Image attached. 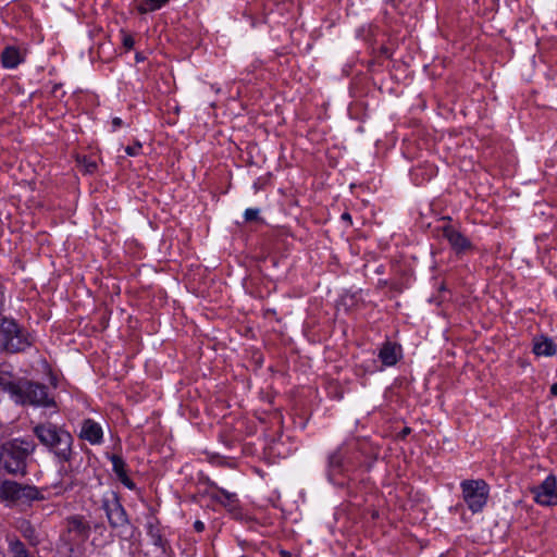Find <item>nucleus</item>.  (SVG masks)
<instances>
[{
    "label": "nucleus",
    "mask_w": 557,
    "mask_h": 557,
    "mask_svg": "<svg viewBox=\"0 0 557 557\" xmlns=\"http://www.w3.org/2000/svg\"><path fill=\"white\" fill-rule=\"evenodd\" d=\"M34 434L45 447L53 454L58 462L62 463L60 473L70 476L72 470L64 463H70L75 455L73 450L74 438L69 431L51 422L39 423L34 428Z\"/></svg>",
    "instance_id": "nucleus-1"
},
{
    "label": "nucleus",
    "mask_w": 557,
    "mask_h": 557,
    "mask_svg": "<svg viewBox=\"0 0 557 557\" xmlns=\"http://www.w3.org/2000/svg\"><path fill=\"white\" fill-rule=\"evenodd\" d=\"M36 444L27 438H14L0 444V470L10 474H25L27 459Z\"/></svg>",
    "instance_id": "nucleus-2"
},
{
    "label": "nucleus",
    "mask_w": 557,
    "mask_h": 557,
    "mask_svg": "<svg viewBox=\"0 0 557 557\" xmlns=\"http://www.w3.org/2000/svg\"><path fill=\"white\" fill-rule=\"evenodd\" d=\"M90 534L89 523L81 516L67 519L66 532L62 535V543L69 557H82L84 544Z\"/></svg>",
    "instance_id": "nucleus-3"
},
{
    "label": "nucleus",
    "mask_w": 557,
    "mask_h": 557,
    "mask_svg": "<svg viewBox=\"0 0 557 557\" xmlns=\"http://www.w3.org/2000/svg\"><path fill=\"white\" fill-rule=\"evenodd\" d=\"M462 499L467 505L468 509L472 513H478L485 507L488 496L490 486L482 480H463L460 483Z\"/></svg>",
    "instance_id": "nucleus-4"
},
{
    "label": "nucleus",
    "mask_w": 557,
    "mask_h": 557,
    "mask_svg": "<svg viewBox=\"0 0 557 557\" xmlns=\"http://www.w3.org/2000/svg\"><path fill=\"white\" fill-rule=\"evenodd\" d=\"M13 400L21 405H32L35 407H49L54 405L53 399L48 394L46 385L29 381H20V387Z\"/></svg>",
    "instance_id": "nucleus-5"
},
{
    "label": "nucleus",
    "mask_w": 557,
    "mask_h": 557,
    "mask_svg": "<svg viewBox=\"0 0 557 557\" xmlns=\"http://www.w3.org/2000/svg\"><path fill=\"white\" fill-rule=\"evenodd\" d=\"M30 346L27 336L14 322L4 321L0 329V349L18 352Z\"/></svg>",
    "instance_id": "nucleus-6"
},
{
    "label": "nucleus",
    "mask_w": 557,
    "mask_h": 557,
    "mask_svg": "<svg viewBox=\"0 0 557 557\" xmlns=\"http://www.w3.org/2000/svg\"><path fill=\"white\" fill-rule=\"evenodd\" d=\"M40 498H42L40 492L35 486L0 479V500L2 502L13 503L21 499L35 500Z\"/></svg>",
    "instance_id": "nucleus-7"
},
{
    "label": "nucleus",
    "mask_w": 557,
    "mask_h": 557,
    "mask_svg": "<svg viewBox=\"0 0 557 557\" xmlns=\"http://www.w3.org/2000/svg\"><path fill=\"white\" fill-rule=\"evenodd\" d=\"M533 499L541 506H556L557 505V479L554 474H549L539 485L531 488Z\"/></svg>",
    "instance_id": "nucleus-8"
},
{
    "label": "nucleus",
    "mask_w": 557,
    "mask_h": 557,
    "mask_svg": "<svg viewBox=\"0 0 557 557\" xmlns=\"http://www.w3.org/2000/svg\"><path fill=\"white\" fill-rule=\"evenodd\" d=\"M349 448L346 444H342L327 455L326 475L330 481H334L335 476L347 470L349 461Z\"/></svg>",
    "instance_id": "nucleus-9"
},
{
    "label": "nucleus",
    "mask_w": 557,
    "mask_h": 557,
    "mask_svg": "<svg viewBox=\"0 0 557 557\" xmlns=\"http://www.w3.org/2000/svg\"><path fill=\"white\" fill-rule=\"evenodd\" d=\"M102 508L112 528H123L128 524L126 511L114 493L103 498Z\"/></svg>",
    "instance_id": "nucleus-10"
},
{
    "label": "nucleus",
    "mask_w": 557,
    "mask_h": 557,
    "mask_svg": "<svg viewBox=\"0 0 557 557\" xmlns=\"http://www.w3.org/2000/svg\"><path fill=\"white\" fill-rule=\"evenodd\" d=\"M442 231L444 238L456 253H466L473 249L470 239L453 225H444Z\"/></svg>",
    "instance_id": "nucleus-11"
},
{
    "label": "nucleus",
    "mask_w": 557,
    "mask_h": 557,
    "mask_svg": "<svg viewBox=\"0 0 557 557\" xmlns=\"http://www.w3.org/2000/svg\"><path fill=\"white\" fill-rule=\"evenodd\" d=\"M78 436L91 445H100L103 441V431L95 420L85 419L82 422Z\"/></svg>",
    "instance_id": "nucleus-12"
},
{
    "label": "nucleus",
    "mask_w": 557,
    "mask_h": 557,
    "mask_svg": "<svg viewBox=\"0 0 557 557\" xmlns=\"http://www.w3.org/2000/svg\"><path fill=\"white\" fill-rule=\"evenodd\" d=\"M25 61V51L16 46H7L1 53V63L4 69H15Z\"/></svg>",
    "instance_id": "nucleus-13"
},
{
    "label": "nucleus",
    "mask_w": 557,
    "mask_h": 557,
    "mask_svg": "<svg viewBox=\"0 0 557 557\" xmlns=\"http://www.w3.org/2000/svg\"><path fill=\"white\" fill-rule=\"evenodd\" d=\"M0 387L10 393L12 398L15 396L20 387V381H15L13 369L10 364H0Z\"/></svg>",
    "instance_id": "nucleus-14"
},
{
    "label": "nucleus",
    "mask_w": 557,
    "mask_h": 557,
    "mask_svg": "<svg viewBox=\"0 0 557 557\" xmlns=\"http://www.w3.org/2000/svg\"><path fill=\"white\" fill-rule=\"evenodd\" d=\"M213 491L211 493V498L221 505H223L228 510L233 511L238 508V498L235 493H231L222 487L216 485H212Z\"/></svg>",
    "instance_id": "nucleus-15"
},
{
    "label": "nucleus",
    "mask_w": 557,
    "mask_h": 557,
    "mask_svg": "<svg viewBox=\"0 0 557 557\" xmlns=\"http://www.w3.org/2000/svg\"><path fill=\"white\" fill-rule=\"evenodd\" d=\"M401 356V349L396 344L386 342L379 351V358L385 367H392L397 363Z\"/></svg>",
    "instance_id": "nucleus-16"
},
{
    "label": "nucleus",
    "mask_w": 557,
    "mask_h": 557,
    "mask_svg": "<svg viewBox=\"0 0 557 557\" xmlns=\"http://www.w3.org/2000/svg\"><path fill=\"white\" fill-rule=\"evenodd\" d=\"M111 463L112 469L121 483L129 490L135 488L134 482L127 475L126 463L123 458L117 455H113L111 457Z\"/></svg>",
    "instance_id": "nucleus-17"
},
{
    "label": "nucleus",
    "mask_w": 557,
    "mask_h": 557,
    "mask_svg": "<svg viewBox=\"0 0 557 557\" xmlns=\"http://www.w3.org/2000/svg\"><path fill=\"white\" fill-rule=\"evenodd\" d=\"M533 352L536 356L552 357L557 352V346L550 338L542 336L534 339Z\"/></svg>",
    "instance_id": "nucleus-18"
},
{
    "label": "nucleus",
    "mask_w": 557,
    "mask_h": 557,
    "mask_svg": "<svg viewBox=\"0 0 557 557\" xmlns=\"http://www.w3.org/2000/svg\"><path fill=\"white\" fill-rule=\"evenodd\" d=\"M168 2L169 0H137L136 10L141 14H146L161 9Z\"/></svg>",
    "instance_id": "nucleus-19"
},
{
    "label": "nucleus",
    "mask_w": 557,
    "mask_h": 557,
    "mask_svg": "<svg viewBox=\"0 0 557 557\" xmlns=\"http://www.w3.org/2000/svg\"><path fill=\"white\" fill-rule=\"evenodd\" d=\"M146 529H147V534L151 539L152 544L158 547H162L163 539L160 533L157 519L153 517L149 518L147 521V524H146Z\"/></svg>",
    "instance_id": "nucleus-20"
},
{
    "label": "nucleus",
    "mask_w": 557,
    "mask_h": 557,
    "mask_svg": "<svg viewBox=\"0 0 557 557\" xmlns=\"http://www.w3.org/2000/svg\"><path fill=\"white\" fill-rule=\"evenodd\" d=\"M22 535L32 544L37 545L39 543V534L36 529L28 522L23 521L20 525Z\"/></svg>",
    "instance_id": "nucleus-21"
},
{
    "label": "nucleus",
    "mask_w": 557,
    "mask_h": 557,
    "mask_svg": "<svg viewBox=\"0 0 557 557\" xmlns=\"http://www.w3.org/2000/svg\"><path fill=\"white\" fill-rule=\"evenodd\" d=\"M10 552L12 557H34L27 553L24 544L18 540L10 543Z\"/></svg>",
    "instance_id": "nucleus-22"
},
{
    "label": "nucleus",
    "mask_w": 557,
    "mask_h": 557,
    "mask_svg": "<svg viewBox=\"0 0 557 557\" xmlns=\"http://www.w3.org/2000/svg\"><path fill=\"white\" fill-rule=\"evenodd\" d=\"M260 210L257 208H248L246 209L244 216L247 222L256 221L259 219Z\"/></svg>",
    "instance_id": "nucleus-23"
},
{
    "label": "nucleus",
    "mask_w": 557,
    "mask_h": 557,
    "mask_svg": "<svg viewBox=\"0 0 557 557\" xmlns=\"http://www.w3.org/2000/svg\"><path fill=\"white\" fill-rule=\"evenodd\" d=\"M122 42H123V46L127 50L133 49V47L135 45V40H134L133 36H131L129 34H126L124 32L122 33Z\"/></svg>",
    "instance_id": "nucleus-24"
},
{
    "label": "nucleus",
    "mask_w": 557,
    "mask_h": 557,
    "mask_svg": "<svg viewBox=\"0 0 557 557\" xmlns=\"http://www.w3.org/2000/svg\"><path fill=\"white\" fill-rule=\"evenodd\" d=\"M141 149V145L139 143H137L136 145L134 146H127L125 148V152L131 156V157H134V156H137L139 153Z\"/></svg>",
    "instance_id": "nucleus-25"
},
{
    "label": "nucleus",
    "mask_w": 557,
    "mask_h": 557,
    "mask_svg": "<svg viewBox=\"0 0 557 557\" xmlns=\"http://www.w3.org/2000/svg\"><path fill=\"white\" fill-rule=\"evenodd\" d=\"M122 125H123V121L120 117L115 116L111 121V126H112L111 131L116 132Z\"/></svg>",
    "instance_id": "nucleus-26"
},
{
    "label": "nucleus",
    "mask_w": 557,
    "mask_h": 557,
    "mask_svg": "<svg viewBox=\"0 0 557 557\" xmlns=\"http://www.w3.org/2000/svg\"><path fill=\"white\" fill-rule=\"evenodd\" d=\"M194 528L197 532H202L205 530V524L202 521L200 520H197L195 523H194Z\"/></svg>",
    "instance_id": "nucleus-27"
},
{
    "label": "nucleus",
    "mask_w": 557,
    "mask_h": 557,
    "mask_svg": "<svg viewBox=\"0 0 557 557\" xmlns=\"http://www.w3.org/2000/svg\"><path fill=\"white\" fill-rule=\"evenodd\" d=\"M550 394L552 396H557V383H554L552 386H550Z\"/></svg>",
    "instance_id": "nucleus-28"
},
{
    "label": "nucleus",
    "mask_w": 557,
    "mask_h": 557,
    "mask_svg": "<svg viewBox=\"0 0 557 557\" xmlns=\"http://www.w3.org/2000/svg\"><path fill=\"white\" fill-rule=\"evenodd\" d=\"M342 218H343V219H345V220H349V219H350V215H349L348 213H344V214L342 215Z\"/></svg>",
    "instance_id": "nucleus-29"
},
{
    "label": "nucleus",
    "mask_w": 557,
    "mask_h": 557,
    "mask_svg": "<svg viewBox=\"0 0 557 557\" xmlns=\"http://www.w3.org/2000/svg\"><path fill=\"white\" fill-rule=\"evenodd\" d=\"M72 485H73V482L71 481V482H69V483L66 484V486L64 487V490H69V488H71V487H72Z\"/></svg>",
    "instance_id": "nucleus-30"
},
{
    "label": "nucleus",
    "mask_w": 557,
    "mask_h": 557,
    "mask_svg": "<svg viewBox=\"0 0 557 557\" xmlns=\"http://www.w3.org/2000/svg\"><path fill=\"white\" fill-rule=\"evenodd\" d=\"M136 60H137V61H141L143 59H141V57H139V54H137V55H136Z\"/></svg>",
    "instance_id": "nucleus-31"
},
{
    "label": "nucleus",
    "mask_w": 557,
    "mask_h": 557,
    "mask_svg": "<svg viewBox=\"0 0 557 557\" xmlns=\"http://www.w3.org/2000/svg\"><path fill=\"white\" fill-rule=\"evenodd\" d=\"M283 555H284V557H287V556H288V553L283 552Z\"/></svg>",
    "instance_id": "nucleus-32"
},
{
    "label": "nucleus",
    "mask_w": 557,
    "mask_h": 557,
    "mask_svg": "<svg viewBox=\"0 0 557 557\" xmlns=\"http://www.w3.org/2000/svg\"><path fill=\"white\" fill-rule=\"evenodd\" d=\"M283 555H284V557H287V556H288V553L283 552Z\"/></svg>",
    "instance_id": "nucleus-33"
},
{
    "label": "nucleus",
    "mask_w": 557,
    "mask_h": 557,
    "mask_svg": "<svg viewBox=\"0 0 557 557\" xmlns=\"http://www.w3.org/2000/svg\"><path fill=\"white\" fill-rule=\"evenodd\" d=\"M283 555H284V557H287V556H288V553L283 552Z\"/></svg>",
    "instance_id": "nucleus-34"
}]
</instances>
